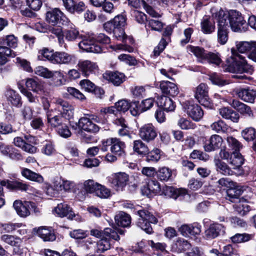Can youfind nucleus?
I'll use <instances>...</instances> for the list:
<instances>
[{"label": "nucleus", "mask_w": 256, "mask_h": 256, "mask_svg": "<svg viewBox=\"0 0 256 256\" xmlns=\"http://www.w3.org/2000/svg\"><path fill=\"white\" fill-rule=\"evenodd\" d=\"M126 25V18L122 14L116 16L112 20L104 24V29L109 33H112L118 40L125 43L127 38L124 28Z\"/></svg>", "instance_id": "nucleus-1"}, {"label": "nucleus", "mask_w": 256, "mask_h": 256, "mask_svg": "<svg viewBox=\"0 0 256 256\" xmlns=\"http://www.w3.org/2000/svg\"><path fill=\"white\" fill-rule=\"evenodd\" d=\"M212 18L218 22V40L221 44H224L228 40V16L224 11L220 10L212 14Z\"/></svg>", "instance_id": "nucleus-2"}, {"label": "nucleus", "mask_w": 256, "mask_h": 256, "mask_svg": "<svg viewBox=\"0 0 256 256\" xmlns=\"http://www.w3.org/2000/svg\"><path fill=\"white\" fill-rule=\"evenodd\" d=\"M140 216L137 225L147 234L152 232V228L150 223L156 224L158 220L150 212L146 210H139L137 212Z\"/></svg>", "instance_id": "nucleus-3"}, {"label": "nucleus", "mask_w": 256, "mask_h": 256, "mask_svg": "<svg viewBox=\"0 0 256 256\" xmlns=\"http://www.w3.org/2000/svg\"><path fill=\"white\" fill-rule=\"evenodd\" d=\"M226 13L228 16L227 20L232 31L242 32L246 30L248 24L240 13L236 11L232 12L230 14Z\"/></svg>", "instance_id": "nucleus-4"}, {"label": "nucleus", "mask_w": 256, "mask_h": 256, "mask_svg": "<svg viewBox=\"0 0 256 256\" xmlns=\"http://www.w3.org/2000/svg\"><path fill=\"white\" fill-rule=\"evenodd\" d=\"M82 40L78 43L79 48L86 52L100 53L102 52L101 47L95 42V37L92 33H88L81 36Z\"/></svg>", "instance_id": "nucleus-5"}, {"label": "nucleus", "mask_w": 256, "mask_h": 256, "mask_svg": "<svg viewBox=\"0 0 256 256\" xmlns=\"http://www.w3.org/2000/svg\"><path fill=\"white\" fill-rule=\"evenodd\" d=\"M231 52L232 53V58L236 66L234 72L240 74L245 72L252 74L254 72L252 66L248 64L242 55L237 54L234 48L231 49Z\"/></svg>", "instance_id": "nucleus-6"}, {"label": "nucleus", "mask_w": 256, "mask_h": 256, "mask_svg": "<svg viewBox=\"0 0 256 256\" xmlns=\"http://www.w3.org/2000/svg\"><path fill=\"white\" fill-rule=\"evenodd\" d=\"M46 22L54 26L58 24H64L68 19L64 13L58 8L50 9L46 14Z\"/></svg>", "instance_id": "nucleus-7"}, {"label": "nucleus", "mask_w": 256, "mask_h": 256, "mask_svg": "<svg viewBox=\"0 0 256 256\" xmlns=\"http://www.w3.org/2000/svg\"><path fill=\"white\" fill-rule=\"evenodd\" d=\"M13 206L18 214L23 218L28 216L30 214V211L32 210L36 212V209L34 203L30 202H22L19 200H16L14 202Z\"/></svg>", "instance_id": "nucleus-8"}, {"label": "nucleus", "mask_w": 256, "mask_h": 256, "mask_svg": "<svg viewBox=\"0 0 256 256\" xmlns=\"http://www.w3.org/2000/svg\"><path fill=\"white\" fill-rule=\"evenodd\" d=\"M128 180V176L124 172L112 174L108 178V181L116 190H122Z\"/></svg>", "instance_id": "nucleus-9"}, {"label": "nucleus", "mask_w": 256, "mask_h": 256, "mask_svg": "<svg viewBox=\"0 0 256 256\" xmlns=\"http://www.w3.org/2000/svg\"><path fill=\"white\" fill-rule=\"evenodd\" d=\"M194 97L204 106H210L211 103L208 96V87L205 84L202 83L196 88Z\"/></svg>", "instance_id": "nucleus-10"}, {"label": "nucleus", "mask_w": 256, "mask_h": 256, "mask_svg": "<svg viewBox=\"0 0 256 256\" xmlns=\"http://www.w3.org/2000/svg\"><path fill=\"white\" fill-rule=\"evenodd\" d=\"M54 103L58 108H61L60 114L68 120L74 117V108L68 102L60 98H54Z\"/></svg>", "instance_id": "nucleus-11"}, {"label": "nucleus", "mask_w": 256, "mask_h": 256, "mask_svg": "<svg viewBox=\"0 0 256 256\" xmlns=\"http://www.w3.org/2000/svg\"><path fill=\"white\" fill-rule=\"evenodd\" d=\"M184 108L187 114L194 121H200L204 116V112L200 106L192 102L186 101Z\"/></svg>", "instance_id": "nucleus-12"}, {"label": "nucleus", "mask_w": 256, "mask_h": 256, "mask_svg": "<svg viewBox=\"0 0 256 256\" xmlns=\"http://www.w3.org/2000/svg\"><path fill=\"white\" fill-rule=\"evenodd\" d=\"M77 66L82 75L86 77L95 73L98 70L96 64L88 60H79Z\"/></svg>", "instance_id": "nucleus-13"}, {"label": "nucleus", "mask_w": 256, "mask_h": 256, "mask_svg": "<svg viewBox=\"0 0 256 256\" xmlns=\"http://www.w3.org/2000/svg\"><path fill=\"white\" fill-rule=\"evenodd\" d=\"M106 145L110 146V151L112 153L119 156L125 154V144L116 138H111L106 140Z\"/></svg>", "instance_id": "nucleus-14"}, {"label": "nucleus", "mask_w": 256, "mask_h": 256, "mask_svg": "<svg viewBox=\"0 0 256 256\" xmlns=\"http://www.w3.org/2000/svg\"><path fill=\"white\" fill-rule=\"evenodd\" d=\"M225 232V228L220 224L214 223L211 224L205 230L204 238L210 240L214 239Z\"/></svg>", "instance_id": "nucleus-15"}, {"label": "nucleus", "mask_w": 256, "mask_h": 256, "mask_svg": "<svg viewBox=\"0 0 256 256\" xmlns=\"http://www.w3.org/2000/svg\"><path fill=\"white\" fill-rule=\"evenodd\" d=\"M139 136L144 140L150 142L157 136L156 128L152 124L144 125L139 130Z\"/></svg>", "instance_id": "nucleus-16"}, {"label": "nucleus", "mask_w": 256, "mask_h": 256, "mask_svg": "<svg viewBox=\"0 0 256 256\" xmlns=\"http://www.w3.org/2000/svg\"><path fill=\"white\" fill-rule=\"evenodd\" d=\"M154 100L152 98H146L142 100L139 106H138V102H134L133 105L134 107L133 108V110H130L132 114L136 116L142 112L149 110L154 105Z\"/></svg>", "instance_id": "nucleus-17"}, {"label": "nucleus", "mask_w": 256, "mask_h": 256, "mask_svg": "<svg viewBox=\"0 0 256 256\" xmlns=\"http://www.w3.org/2000/svg\"><path fill=\"white\" fill-rule=\"evenodd\" d=\"M90 234L98 238L108 237L109 238H112L114 240H118L120 239L117 232L112 228H106L103 231L98 229H92L90 230Z\"/></svg>", "instance_id": "nucleus-18"}, {"label": "nucleus", "mask_w": 256, "mask_h": 256, "mask_svg": "<svg viewBox=\"0 0 256 256\" xmlns=\"http://www.w3.org/2000/svg\"><path fill=\"white\" fill-rule=\"evenodd\" d=\"M223 142L222 138L218 134L212 135L204 145L206 152H210L220 148Z\"/></svg>", "instance_id": "nucleus-19"}, {"label": "nucleus", "mask_w": 256, "mask_h": 256, "mask_svg": "<svg viewBox=\"0 0 256 256\" xmlns=\"http://www.w3.org/2000/svg\"><path fill=\"white\" fill-rule=\"evenodd\" d=\"M236 94L242 100L252 103L256 98V90L250 88H240L236 91Z\"/></svg>", "instance_id": "nucleus-20"}, {"label": "nucleus", "mask_w": 256, "mask_h": 256, "mask_svg": "<svg viewBox=\"0 0 256 256\" xmlns=\"http://www.w3.org/2000/svg\"><path fill=\"white\" fill-rule=\"evenodd\" d=\"M160 192V186L159 182L154 180L149 181L146 186L142 188V194L146 195L148 197H150L152 195L157 194H159Z\"/></svg>", "instance_id": "nucleus-21"}, {"label": "nucleus", "mask_w": 256, "mask_h": 256, "mask_svg": "<svg viewBox=\"0 0 256 256\" xmlns=\"http://www.w3.org/2000/svg\"><path fill=\"white\" fill-rule=\"evenodd\" d=\"M78 126L80 128L92 133H96L100 130L99 126L87 117L81 118L78 120Z\"/></svg>", "instance_id": "nucleus-22"}, {"label": "nucleus", "mask_w": 256, "mask_h": 256, "mask_svg": "<svg viewBox=\"0 0 256 256\" xmlns=\"http://www.w3.org/2000/svg\"><path fill=\"white\" fill-rule=\"evenodd\" d=\"M103 78L116 86H120L125 80L124 74L118 72H106L103 74Z\"/></svg>", "instance_id": "nucleus-23"}, {"label": "nucleus", "mask_w": 256, "mask_h": 256, "mask_svg": "<svg viewBox=\"0 0 256 256\" xmlns=\"http://www.w3.org/2000/svg\"><path fill=\"white\" fill-rule=\"evenodd\" d=\"M34 230L44 241H54L56 238L54 230L52 228L42 226Z\"/></svg>", "instance_id": "nucleus-24"}, {"label": "nucleus", "mask_w": 256, "mask_h": 256, "mask_svg": "<svg viewBox=\"0 0 256 256\" xmlns=\"http://www.w3.org/2000/svg\"><path fill=\"white\" fill-rule=\"evenodd\" d=\"M230 104L241 114L250 118L254 116L251 108L246 104L236 100H232Z\"/></svg>", "instance_id": "nucleus-25"}, {"label": "nucleus", "mask_w": 256, "mask_h": 256, "mask_svg": "<svg viewBox=\"0 0 256 256\" xmlns=\"http://www.w3.org/2000/svg\"><path fill=\"white\" fill-rule=\"evenodd\" d=\"M46 116L48 123L50 126L57 128V129L66 123V120L61 114L52 117L50 111L46 112Z\"/></svg>", "instance_id": "nucleus-26"}, {"label": "nucleus", "mask_w": 256, "mask_h": 256, "mask_svg": "<svg viewBox=\"0 0 256 256\" xmlns=\"http://www.w3.org/2000/svg\"><path fill=\"white\" fill-rule=\"evenodd\" d=\"M54 211L61 218L67 216L68 218L72 219L75 216L72 208L66 203L58 204L55 208Z\"/></svg>", "instance_id": "nucleus-27"}, {"label": "nucleus", "mask_w": 256, "mask_h": 256, "mask_svg": "<svg viewBox=\"0 0 256 256\" xmlns=\"http://www.w3.org/2000/svg\"><path fill=\"white\" fill-rule=\"evenodd\" d=\"M160 88L163 93L172 96H176L179 92L176 85L169 81H162L160 84Z\"/></svg>", "instance_id": "nucleus-28"}, {"label": "nucleus", "mask_w": 256, "mask_h": 256, "mask_svg": "<svg viewBox=\"0 0 256 256\" xmlns=\"http://www.w3.org/2000/svg\"><path fill=\"white\" fill-rule=\"evenodd\" d=\"M156 104L158 107L162 108L167 112L173 111L175 109V105L170 98L162 96L157 98Z\"/></svg>", "instance_id": "nucleus-29"}, {"label": "nucleus", "mask_w": 256, "mask_h": 256, "mask_svg": "<svg viewBox=\"0 0 256 256\" xmlns=\"http://www.w3.org/2000/svg\"><path fill=\"white\" fill-rule=\"evenodd\" d=\"M236 49L235 52L238 54L236 51L240 53H244L247 51L256 50V41L250 42H236Z\"/></svg>", "instance_id": "nucleus-30"}, {"label": "nucleus", "mask_w": 256, "mask_h": 256, "mask_svg": "<svg viewBox=\"0 0 256 256\" xmlns=\"http://www.w3.org/2000/svg\"><path fill=\"white\" fill-rule=\"evenodd\" d=\"M74 56L65 52H56L54 64H68L74 61Z\"/></svg>", "instance_id": "nucleus-31"}, {"label": "nucleus", "mask_w": 256, "mask_h": 256, "mask_svg": "<svg viewBox=\"0 0 256 256\" xmlns=\"http://www.w3.org/2000/svg\"><path fill=\"white\" fill-rule=\"evenodd\" d=\"M25 84L26 88L36 94H40L44 92L43 84L34 78H27L25 82Z\"/></svg>", "instance_id": "nucleus-32"}, {"label": "nucleus", "mask_w": 256, "mask_h": 256, "mask_svg": "<svg viewBox=\"0 0 256 256\" xmlns=\"http://www.w3.org/2000/svg\"><path fill=\"white\" fill-rule=\"evenodd\" d=\"M5 95L8 102L13 106L19 107L22 106L21 98L14 90H6Z\"/></svg>", "instance_id": "nucleus-33"}, {"label": "nucleus", "mask_w": 256, "mask_h": 256, "mask_svg": "<svg viewBox=\"0 0 256 256\" xmlns=\"http://www.w3.org/2000/svg\"><path fill=\"white\" fill-rule=\"evenodd\" d=\"M188 51L191 52L198 58L199 62H204L208 52L205 50L203 48L198 46H187Z\"/></svg>", "instance_id": "nucleus-34"}, {"label": "nucleus", "mask_w": 256, "mask_h": 256, "mask_svg": "<svg viewBox=\"0 0 256 256\" xmlns=\"http://www.w3.org/2000/svg\"><path fill=\"white\" fill-rule=\"evenodd\" d=\"M0 240L4 244L12 246H19L22 242V240L19 237L8 234L2 235Z\"/></svg>", "instance_id": "nucleus-35"}, {"label": "nucleus", "mask_w": 256, "mask_h": 256, "mask_svg": "<svg viewBox=\"0 0 256 256\" xmlns=\"http://www.w3.org/2000/svg\"><path fill=\"white\" fill-rule=\"evenodd\" d=\"M115 222L118 226L122 227L128 226L131 222L130 215L123 212H120L114 216Z\"/></svg>", "instance_id": "nucleus-36"}, {"label": "nucleus", "mask_w": 256, "mask_h": 256, "mask_svg": "<svg viewBox=\"0 0 256 256\" xmlns=\"http://www.w3.org/2000/svg\"><path fill=\"white\" fill-rule=\"evenodd\" d=\"M21 174L24 177L30 180L39 183H42L44 182V178L40 174L32 172L28 168H22Z\"/></svg>", "instance_id": "nucleus-37"}, {"label": "nucleus", "mask_w": 256, "mask_h": 256, "mask_svg": "<svg viewBox=\"0 0 256 256\" xmlns=\"http://www.w3.org/2000/svg\"><path fill=\"white\" fill-rule=\"evenodd\" d=\"M51 84L54 86H60L65 84L66 80L64 74L60 71H52L50 74Z\"/></svg>", "instance_id": "nucleus-38"}, {"label": "nucleus", "mask_w": 256, "mask_h": 256, "mask_svg": "<svg viewBox=\"0 0 256 256\" xmlns=\"http://www.w3.org/2000/svg\"><path fill=\"white\" fill-rule=\"evenodd\" d=\"M110 240L108 237L102 238L96 242V253H102L105 251L110 250L111 248Z\"/></svg>", "instance_id": "nucleus-39"}, {"label": "nucleus", "mask_w": 256, "mask_h": 256, "mask_svg": "<svg viewBox=\"0 0 256 256\" xmlns=\"http://www.w3.org/2000/svg\"><path fill=\"white\" fill-rule=\"evenodd\" d=\"M191 244L187 240L178 238L172 248L175 252L180 253L189 250Z\"/></svg>", "instance_id": "nucleus-40"}, {"label": "nucleus", "mask_w": 256, "mask_h": 256, "mask_svg": "<svg viewBox=\"0 0 256 256\" xmlns=\"http://www.w3.org/2000/svg\"><path fill=\"white\" fill-rule=\"evenodd\" d=\"M234 203V208L240 215H245L250 210V207L248 203L243 199L239 200Z\"/></svg>", "instance_id": "nucleus-41"}, {"label": "nucleus", "mask_w": 256, "mask_h": 256, "mask_svg": "<svg viewBox=\"0 0 256 256\" xmlns=\"http://www.w3.org/2000/svg\"><path fill=\"white\" fill-rule=\"evenodd\" d=\"M244 159L238 152H233L230 158V163L233 166L234 168H239L243 164Z\"/></svg>", "instance_id": "nucleus-42"}, {"label": "nucleus", "mask_w": 256, "mask_h": 256, "mask_svg": "<svg viewBox=\"0 0 256 256\" xmlns=\"http://www.w3.org/2000/svg\"><path fill=\"white\" fill-rule=\"evenodd\" d=\"M214 164L218 171L224 175H232L233 172L228 166L220 159H215Z\"/></svg>", "instance_id": "nucleus-43"}, {"label": "nucleus", "mask_w": 256, "mask_h": 256, "mask_svg": "<svg viewBox=\"0 0 256 256\" xmlns=\"http://www.w3.org/2000/svg\"><path fill=\"white\" fill-rule=\"evenodd\" d=\"M202 32L206 34H210L214 32V22L208 18H204L201 22Z\"/></svg>", "instance_id": "nucleus-44"}, {"label": "nucleus", "mask_w": 256, "mask_h": 256, "mask_svg": "<svg viewBox=\"0 0 256 256\" xmlns=\"http://www.w3.org/2000/svg\"><path fill=\"white\" fill-rule=\"evenodd\" d=\"M210 128L216 132L220 133L226 132L228 126L223 120H219L212 122L210 126Z\"/></svg>", "instance_id": "nucleus-45"}, {"label": "nucleus", "mask_w": 256, "mask_h": 256, "mask_svg": "<svg viewBox=\"0 0 256 256\" xmlns=\"http://www.w3.org/2000/svg\"><path fill=\"white\" fill-rule=\"evenodd\" d=\"M40 151L42 154L48 156H53L56 153L55 146L50 141L46 142L43 144Z\"/></svg>", "instance_id": "nucleus-46"}, {"label": "nucleus", "mask_w": 256, "mask_h": 256, "mask_svg": "<svg viewBox=\"0 0 256 256\" xmlns=\"http://www.w3.org/2000/svg\"><path fill=\"white\" fill-rule=\"evenodd\" d=\"M133 150L140 155H146L149 150L148 146L140 140L134 142Z\"/></svg>", "instance_id": "nucleus-47"}, {"label": "nucleus", "mask_w": 256, "mask_h": 256, "mask_svg": "<svg viewBox=\"0 0 256 256\" xmlns=\"http://www.w3.org/2000/svg\"><path fill=\"white\" fill-rule=\"evenodd\" d=\"M242 191L238 188H229L227 190L228 199L232 202L239 200V196L242 194Z\"/></svg>", "instance_id": "nucleus-48"}, {"label": "nucleus", "mask_w": 256, "mask_h": 256, "mask_svg": "<svg viewBox=\"0 0 256 256\" xmlns=\"http://www.w3.org/2000/svg\"><path fill=\"white\" fill-rule=\"evenodd\" d=\"M54 56L55 52L53 51L50 50L47 48H43L38 51V58L40 60H44V58H45L54 64Z\"/></svg>", "instance_id": "nucleus-49"}, {"label": "nucleus", "mask_w": 256, "mask_h": 256, "mask_svg": "<svg viewBox=\"0 0 256 256\" xmlns=\"http://www.w3.org/2000/svg\"><path fill=\"white\" fill-rule=\"evenodd\" d=\"M156 174L160 180L167 181L171 178L172 172L169 168L164 166L160 168Z\"/></svg>", "instance_id": "nucleus-50"}, {"label": "nucleus", "mask_w": 256, "mask_h": 256, "mask_svg": "<svg viewBox=\"0 0 256 256\" xmlns=\"http://www.w3.org/2000/svg\"><path fill=\"white\" fill-rule=\"evenodd\" d=\"M63 34L64 37L69 42H73L80 36L78 30L72 28L66 30Z\"/></svg>", "instance_id": "nucleus-51"}, {"label": "nucleus", "mask_w": 256, "mask_h": 256, "mask_svg": "<svg viewBox=\"0 0 256 256\" xmlns=\"http://www.w3.org/2000/svg\"><path fill=\"white\" fill-rule=\"evenodd\" d=\"M115 106L118 110V112H126L130 108L131 110H133V108L134 106L133 105V103L130 104V102L127 100H120L115 104Z\"/></svg>", "instance_id": "nucleus-52"}, {"label": "nucleus", "mask_w": 256, "mask_h": 256, "mask_svg": "<svg viewBox=\"0 0 256 256\" xmlns=\"http://www.w3.org/2000/svg\"><path fill=\"white\" fill-rule=\"evenodd\" d=\"M48 28V32H51L54 34L58 38L60 44H62L64 43V32L60 27H54L53 26H49Z\"/></svg>", "instance_id": "nucleus-53"}, {"label": "nucleus", "mask_w": 256, "mask_h": 256, "mask_svg": "<svg viewBox=\"0 0 256 256\" xmlns=\"http://www.w3.org/2000/svg\"><path fill=\"white\" fill-rule=\"evenodd\" d=\"M170 192V196L174 199H176L180 196L185 195L187 193L186 189L182 188H174L172 187L166 188V193Z\"/></svg>", "instance_id": "nucleus-54"}, {"label": "nucleus", "mask_w": 256, "mask_h": 256, "mask_svg": "<svg viewBox=\"0 0 256 256\" xmlns=\"http://www.w3.org/2000/svg\"><path fill=\"white\" fill-rule=\"evenodd\" d=\"M18 88L20 92L23 94L31 103H35L38 101V98L26 88H25L20 82L18 83Z\"/></svg>", "instance_id": "nucleus-55"}, {"label": "nucleus", "mask_w": 256, "mask_h": 256, "mask_svg": "<svg viewBox=\"0 0 256 256\" xmlns=\"http://www.w3.org/2000/svg\"><path fill=\"white\" fill-rule=\"evenodd\" d=\"M12 56V50L10 48L0 46V64H4L7 62V58Z\"/></svg>", "instance_id": "nucleus-56"}, {"label": "nucleus", "mask_w": 256, "mask_h": 256, "mask_svg": "<svg viewBox=\"0 0 256 256\" xmlns=\"http://www.w3.org/2000/svg\"><path fill=\"white\" fill-rule=\"evenodd\" d=\"M95 194L100 198H106L110 196V190L105 186L99 184L97 186Z\"/></svg>", "instance_id": "nucleus-57"}, {"label": "nucleus", "mask_w": 256, "mask_h": 256, "mask_svg": "<svg viewBox=\"0 0 256 256\" xmlns=\"http://www.w3.org/2000/svg\"><path fill=\"white\" fill-rule=\"evenodd\" d=\"M242 135L246 140H252L256 137V130L254 128H248L242 132Z\"/></svg>", "instance_id": "nucleus-58"}, {"label": "nucleus", "mask_w": 256, "mask_h": 256, "mask_svg": "<svg viewBox=\"0 0 256 256\" xmlns=\"http://www.w3.org/2000/svg\"><path fill=\"white\" fill-rule=\"evenodd\" d=\"M17 38L13 34L7 36L5 38L0 39V44H6L12 48H16L17 46Z\"/></svg>", "instance_id": "nucleus-59"}, {"label": "nucleus", "mask_w": 256, "mask_h": 256, "mask_svg": "<svg viewBox=\"0 0 256 256\" xmlns=\"http://www.w3.org/2000/svg\"><path fill=\"white\" fill-rule=\"evenodd\" d=\"M178 125L182 130L194 129L196 124L186 118H181L178 122Z\"/></svg>", "instance_id": "nucleus-60"}, {"label": "nucleus", "mask_w": 256, "mask_h": 256, "mask_svg": "<svg viewBox=\"0 0 256 256\" xmlns=\"http://www.w3.org/2000/svg\"><path fill=\"white\" fill-rule=\"evenodd\" d=\"M34 73L40 76L46 78H50L52 71L42 66H38L34 69Z\"/></svg>", "instance_id": "nucleus-61"}, {"label": "nucleus", "mask_w": 256, "mask_h": 256, "mask_svg": "<svg viewBox=\"0 0 256 256\" xmlns=\"http://www.w3.org/2000/svg\"><path fill=\"white\" fill-rule=\"evenodd\" d=\"M146 160L148 162H156L160 158V150L156 148L146 154Z\"/></svg>", "instance_id": "nucleus-62"}, {"label": "nucleus", "mask_w": 256, "mask_h": 256, "mask_svg": "<svg viewBox=\"0 0 256 256\" xmlns=\"http://www.w3.org/2000/svg\"><path fill=\"white\" fill-rule=\"evenodd\" d=\"M206 61L209 63L219 65L221 62L222 60L218 53L208 52L206 55Z\"/></svg>", "instance_id": "nucleus-63"}, {"label": "nucleus", "mask_w": 256, "mask_h": 256, "mask_svg": "<svg viewBox=\"0 0 256 256\" xmlns=\"http://www.w3.org/2000/svg\"><path fill=\"white\" fill-rule=\"evenodd\" d=\"M82 88L88 92H93L96 90L95 84L88 80H82L80 82Z\"/></svg>", "instance_id": "nucleus-64"}]
</instances>
